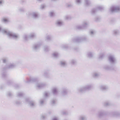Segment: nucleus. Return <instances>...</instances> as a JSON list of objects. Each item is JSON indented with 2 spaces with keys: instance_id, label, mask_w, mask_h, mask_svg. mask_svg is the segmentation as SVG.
Listing matches in <instances>:
<instances>
[{
  "instance_id": "7ed1b4c3",
  "label": "nucleus",
  "mask_w": 120,
  "mask_h": 120,
  "mask_svg": "<svg viewBox=\"0 0 120 120\" xmlns=\"http://www.w3.org/2000/svg\"><path fill=\"white\" fill-rule=\"evenodd\" d=\"M2 3V2L1 1H0V4H1Z\"/></svg>"
},
{
  "instance_id": "f257e3e1",
  "label": "nucleus",
  "mask_w": 120,
  "mask_h": 120,
  "mask_svg": "<svg viewBox=\"0 0 120 120\" xmlns=\"http://www.w3.org/2000/svg\"><path fill=\"white\" fill-rule=\"evenodd\" d=\"M3 21L4 22H7L8 21V20L6 19H3Z\"/></svg>"
},
{
  "instance_id": "f03ea898",
  "label": "nucleus",
  "mask_w": 120,
  "mask_h": 120,
  "mask_svg": "<svg viewBox=\"0 0 120 120\" xmlns=\"http://www.w3.org/2000/svg\"><path fill=\"white\" fill-rule=\"evenodd\" d=\"M5 60H3V62H5Z\"/></svg>"
}]
</instances>
